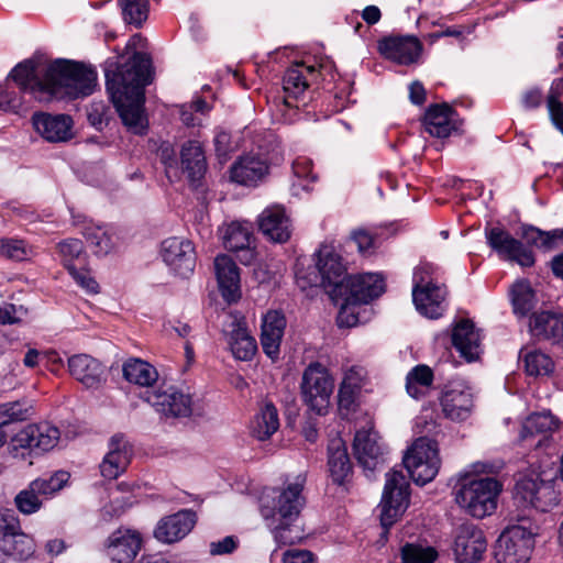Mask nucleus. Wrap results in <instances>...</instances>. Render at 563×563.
Listing matches in <instances>:
<instances>
[{"label":"nucleus","instance_id":"nucleus-44","mask_svg":"<svg viewBox=\"0 0 563 563\" xmlns=\"http://www.w3.org/2000/svg\"><path fill=\"white\" fill-rule=\"evenodd\" d=\"M0 551L7 556L22 562L33 556L35 553V542L31 536L20 530L3 542Z\"/></svg>","mask_w":563,"mask_h":563},{"label":"nucleus","instance_id":"nucleus-13","mask_svg":"<svg viewBox=\"0 0 563 563\" xmlns=\"http://www.w3.org/2000/svg\"><path fill=\"white\" fill-rule=\"evenodd\" d=\"M516 497L536 510L547 512L559 503L553 483L539 477H522L516 484Z\"/></svg>","mask_w":563,"mask_h":563},{"label":"nucleus","instance_id":"nucleus-1","mask_svg":"<svg viewBox=\"0 0 563 563\" xmlns=\"http://www.w3.org/2000/svg\"><path fill=\"white\" fill-rule=\"evenodd\" d=\"M150 57L135 52L115 71L106 73L111 100L123 124L134 134H144L147 129L144 87L150 84Z\"/></svg>","mask_w":563,"mask_h":563},{"label":"nucleus","instance_id":"nucleus-19","mask_svg":"<svg viewBox=\"0 0 563 563\" xmlns=\"http://www.w3.org/2000/svg\"><path fill=\"white\" fill-rule=\"evenodd\" d=\"M487 549L482 529L473 523H463L456 530L454 554L457 563H478Z\"/></svg>","mask_w":563,"mask_h":563},{"label":"nucleus","instance_id":"nucleus-4","mask_svg":"<svg viewBox=\"0 0 563 563\" xmlns=\"http://www.w3.org/2000/svg\"><path fill=\"white\" fill-rule=\"evenodd\" d=\"M503 484L493 477L461 475L455 489V501L474 518L482 519L497 508Z\"/></svg>","mask_w":563,"mask_h":563},{"label":"nucleus","instance_id":"nucleus-30","mask_svg":"<svg viewBox=\"0 0 563 563\" xmlns=\"http://www.w3.org/2000/svg\"><path fill=\"white\" fill-rule=\"evenodd\" d=\"M443 415L451 420H465L473 407V397L462 384L449 385L441 397Z\"/></svg>","mask_w":563,"mask_h":563},{"label":"nucleus","instance_id":"nucleus-21","mask_svg":"<svg viewBox=\"0 0 563 563\" xmlns=\"http://www.w3.org/2000/svg\"><path fill=\"white\" fill-rule=\"evenodd\" d=\"M197 516L192 510H180L163 517L154 529V537L162 543H174L184 539L195 527Z\"/></svg>","mask_w":563,"mask_h":563},{"label":"nucleus","instance_id":"nucleus-42","mask_svg":"<svg viewBox=\"0 0 563 563\" xmlns=\"http://www.w3.org/2000/svg\"><path fill=\"white\" fill-rule=\"evenodd\" d=\"M433 379V372L428 365H416L406 376V390L410 397L420 399L429 393Z\"/></svg>","mask_w":563,"mask_h":563},{"label":"nucleus","instance_id":"nucleus-47","mask_svg":"<svg viewBox=\"0 0 563 563\" xmlns=\"http://www.w3.org/2000/svg\"><path fill=\"white\" fill-rule=\"evenodd\" d=\"M251 239L252 232L247 225L240 222H232L224 231L223 244L227 250L236 252L249 249Z\"/></svg>","mask_w":563,"mask_h":563},{"label":"nucleus","instance_id":"nucleus-55","mask_svg":"<svg viewBox=\"0 0 563 563\" xmlns=\"http://www.w3.org/2000/svg\"><path fill=\"white\" fill-rule=\"evenodd\" d=\"M525 368L531 376L548 375L553 369V362L545 353L532 351L525 356Z\"/></svg>","mask_w":563,"mask_h":563},{"label":"nucleus","instance_id":"nucleus-38","mask_svg":"<svg viewBox=\"0 0 563 563\" xmlns=\"http://www.w3.org/2000/svg\"><path fill=\"white\" fill-rule=\"evenodd\" d=\"M180 158L181 166L189 180L192 184L199 181L207 170L206 156L201 144L194 140L186 142L181 147Z\"/></svg>","mask_w":563,"mask_h":563},{"label":"nucleus","instance_id":"nucleus-17","mask_svg":"<svg viewBox=\"0 0 563 563\" xmlns=\"http://www.w3.org/2000/svg\"><path fill=\"white\" fill-rule=\"evenodd\" d=\"M378 51L386 59L409 66L419 60L423 45L415 35H390L378 42Z\"/></svg>","mask_w":563,"mask_h":563},{"label":"nucleus","instance_id":"nucleus-12","mask_svg":"<svg viewBox=\"0 0 563 563\" xmlns=\"http://www.w3.org/2000/svg\"><path fill=\"white\" fill-rule=\"evenodd\" d=\"M317 266L322 278V286L330 297L342 296L349 276L342 256L333 246L320 247Z\"/></svg>","mask_w":563,"mask_h":563},{"label":"nucleus","instance_id":"nucleus-33","mask_svg":"<svg viewBox=\"0 0 563 563\" xmlns=\"http://www.w3.org/2000/svg\"><path fill=\"white\" fill-rule=\"evenodd\" d=\"M530 333L538 340H551L559 342L563 340V316L541 311L533 313L529 321Z\"/></svg>","mask_w":563,"mask_h":563},{"label":"nucleus","instance_id":"nucleus-37","mask_svg":"<svg viewBox=\"0 0 563 563\" xmlns=\"http://www.w3.org/2000/svg\"><path fill=\"white\" fill-rule=\"evenodd\" d=\"M453 111L446 104L429 107L423 118L426 131L435 137H448L455 125L452 121Z\"/></svg>","mask_w":563,"mask_h":563},{"label":"nucleus","instance_id":"nucleus-60","mask_svg":"<svg viewBox=\"0 0 563 563\" xmlns=\"http://www.w3.org/2000/svg\"><path fill=\"white\" fill-rule=\"evenodd\" d=\"M26 310L19 306L16 307L13 303H3L0 306V323L1 324H13L18 323L22 320L23 316H25Z\"/></svg>","mask_w":563,"mask_h":563},{"label":"nucleus","instance_id":"nucleus-54","mask_svg":"<svg viewBox=\"0 0 563 563\" xmlns=\"http://www.w3.org/2000/svg\"><path fill=\"white\" fill-rule=\"evenodd\" d=\"M38 493L33 488L31 483L29 486L16 494L14 505L23 515H33L42 508V499Z\"/></svg>","mask_w":563,"mask_h":563},{"label":"nucleus","instance_id":"nucleus-34","mask_svg":"<svg viewBox=\"0 0 563 563\" xmlns=\"http://www.w3.org/2000/svg\"><path fill=\"white\" fill-rule=\"evenodd\" d=\"M9 78L19 90H23V93H29L33 99H35L33 92L35 86H46L49 82L46 78V66L38 70L33 60L18 64L11 70Z\"/></svg>","mask_w":563,"mask_h":563},{"label":"nucleus","instance_id":"nucleus-20","mask_svg":"<svg viewBox=\"0 0 563 563\" xmlns=\"http://www.w3.org/2000/svg\"><path fill=\"white\" fill-rule=\"evenodd\" d=\"M321 68L313 65H306L302 62L294 63L287 68L283 77L284 103L288 107L295 104L305 93L310 84L321 75Z\"/></svg>","mask_w":563,"mask_h":563},{"label":"nucleus","instance_id":"nucleus-3","mask_svg":"<svg viewBox=\"0 0 563 563\" xmlns=\"http://www.w3.org/2000/svg\"><path fill=\"white\" fill-rule=\"evenodd\" d=\"M305 481V477L299 475L286 488L264 490L260 498L261 515L278 542H292V538L285 536V532L299 517L305 505L301 494Z\"/></svg>","mask_w":563,"mask_h":563},{"label":"nucleus","instance_id":"nucleus-26","mask_svg":"<svg viewBox=\"0 0 563 563\" xmlns=\"http://www.w3.org/2000/svg\"><path fill=\"white\" fill-rule=\"evenodd\" d=\"M131 456L132 448L124 435H113L109 441V451L100 464L101 475L108 479L117 478L126 470Z\"/></svg>","mask_w":563,"mask_h":563},{"label":"nucleus","instance_id":"nucleus-40","mask_svg":"<svg viewBox=\"0 0 563 563\" xmlns=\"http://www.w3.org/2000/svg\"><path fill=\"white\" fill-rule=\"evenodd\" d=\"M279 428V417L276 407L272 402L264 404L251 421V433L257 440L269 439Z\"/></svg>","mask_w":563,"mask_h":563},{"label":"nucleus","instance_id":"nucleus-64","mask_svg":"<svg viewBox=\"0 0 563 563\" xmlns=\"http://www.w3.org/2000/svg\"><path fill=\"white\" fill-rule=\"evenodd\" d=\"M292 172L296 177L298 178H311L314 179L316 177L312 175V163L310 159L306 157H298L292 163Z\"/></svg>","mask_w":563,"mask_h":563},{"label":"nucleus","instance_id":"nucleus-53","mask_svg":"<svg viewBox=\"0 0 563 563\" xmlns=\"http://www.w3.org/2000/svg\"><path fill=\"white\" fill-rule=\"evenodd\" d=\"M123 19L129 24L141 26L148 15L147 0H119Z\"/></svg>","mask_w":563,"mask_h":563},{"label":"nucleus","instance_id":"nucleus-45","mask_svg":"<svg viewBox=\"0 0 563 563\" xmlns=\"http://www.w3.org/2000/svg\"><path fill=\"white\" fill-rule=\"evenodd\" d=\"M60 261L67 271L79 265H86L87 255L84 244L78 239H66L57 244Z\"/></svg>","mask_w":563,"mask_h":563},{"label":"nucleus","instance_id":"nucleus-58","mask_svg":"<svg viewBox=\"0 0 563 563\" xmlns=\"http://www.w3.org/2000/svg\"><path fill=\"white\" fill-rule=\"evenodd\" d=\"M21 529L20 519L12 509H0V547Z\"/></svg>","mask_w":563,"mask_h":563},{"label":"nucleus","instance_id":"nucleus-25","mask_svg":"<svg viewBox=\"0 0 563 563\" xmlns=\"http://www.w3.org/2000/svg\"><path fill=\"white\" fill-rule=\"evenodd\" d=\"M268 163L260 154L239 157L230 168L231 180L243 186H256L268 174Z\"/></svg>","mask_w":563,"mask_h":563},{"label":"nucleus","instance_id":"nucleus-31","mask_svg":"<svg viewBox=\"0 0 563 563\" xmlns=\"http://www.w3.org/2000/svg\"><path fill=\"white\" fill-rule=\"evenodd\" d=\"M260 230L269 240L284 243L289 240L291 234V224L284 207H267L260 216Z\"/></svg>","mask_w":563,"mask_h":563},{"label":"nucleus","instance_id":"nucleus-24","mask_svg":"<svg viewBox=\"0 0 563 563\" xmlns=\"http://www.w3.org/2000/svg\"><path fill=\"white\" fill-rule=\"evenodd\" d=\"M35 131L52 143L66 142L73 137V119L67 114L35 113L32 118Z\"/></svg>","mask_w":563,"mask_h":563},{"label":"nucleus","instance_id":"nucleus-62","mask_svg":"<svg viewBox=\"0 0 563 563\" xmlns=\"http://www.w3.org/2000/svg\"><path fill=\"white\" fill-rule=\"evenodd\" d=\"M548 110L553 124L563 134V103L554 93L548 96Z\"/></svg>","mask_w":563,"mask_h":563},{"label":"nucleus","instance_id":"nucleus-22","mask_svg":"<svg viewBox=\"0 0 563 563\" xmlns=\"http://www.w3.org/2000/svg\"><path fill=\"white\" fill-rule=\"evenodd\" d=\"M141 547V534L124 528L113 531L106 544L108 556L117 563H130L137 555Z\"/></svg>","mask_w":563,"mask_h":563},{"label":"nucleus","instance_id":"nucleus-52","mask_svg":"<svg viewBox=\"0 0 563 563\" xmlns=\"http://www.w3.org/2000/svg\"><path fill=\"white\" fill-rule=\"evenodd\" d=\"M332 299L333 300H338V299L343 300V302L340 307L339 313H338V318H336V322L340 328H343V327L352 328V327L357 325L361 322L360 309H361V306L363 305L362 302L354 301L352 299V297L349 296L347 294L343 295V296H338Z\"/></svg>","mask_w":563,"mask_h":563},{"label":"nucleus","instance_id":"nucleus-63","mask_svg":"<svg viewBox=\"0 0 563 563\" xmlns=\"http://www.w3.org/2000/svg\"><path fill=\"white\" fill-rule=\"evenodd\" d=\"M313 553L308 550L291 549L284 553L283 563H311Z\"/></svg>","mask_w":563,"mask_h":563},{"label":"nucleus","instance_id":"nucleus-46","mask_svg":"<svg viewBox=\"0 0 563 563\" xmlns=\"http://www.w3.org/2000/svg\"><path fill=\"white\" fill-rule=\"evenodd\" d=\"M34 416L33 406L27 401H10L0 405V428L23 422Z\"/></svg>","mask_w":563,"mask_h":563},{"label":"nucleus","instance_id":"nucleus-2","mask_svg":"<svg viewBox=\"0 0 563 563\" xmlns=\"http://www.w3.org/2000/svg\"><path fill=\"white\" fill-rule=\"evenodd\" d=\"M46 86H35V100L49 102L54 99H77L93 92L97 85V73L81 63L56 59L46 65Z\"/></svg>","mask_w":563,"mask_h":563},{"label":"nucleus","instance_id":"nucleus-8","mask_svg":"<svg viewBox=\"0 0 563 563\" xmlns=\"http://www.w3.org/2000/svg\"><path fill=\"white\" fill-rule=\"evenodd\" d=\"M433 267L430 264H423L416 268L413 274L412 300L417 310L430 318L441 317L445 310L446 290L442 285L434 284L430 277Z\"/></svg>","mask_w":563,"mask_h":563},{"label":"nucleus","instance_id":"nucleus-11","mask_svg":"<svg viewBox=\"0 0 563 563\" xmlns=\"http://www.w3.org/2000/svg\"><path fill=\"white\" fill-rule=\"evenodd\" d=\"M354 454L358 464L369 477L371 473L382 467L387 460V448L373 427L356 431L353 443Z\"/></svg>","mask_w":563,"mask_h":563},{"label":"nucleus","instance_id":"nucleus-61","mask_svg":"<svg viewBox=\"0 0 563 563\" xmlns=\"http://www.w3.org/2000/svg\"><path fill=\"white\" fill-rule=\"evenodd\" d=\"M350 240L354 242L361 254H369L374 247V236L366 230L358 229L352 232Z\"/></svg>","mask_w":563,"mask_h":563},{"label":"nucleus","instance_id":"nucleus-41","mask_svg":"<svg viewBox=\"0 0 563 563\" xmlns=\"http://www.w3.org/2000/svg\"><path fill=\"white\" fill-rule=\"evenodd\" d=\"M82 234L97 255H107L117 246L118 236L111 227L89 223Z\"/></svg>","mask_w":563,"mask_h":563},{"label":"nucleus","instance_id":"nucleus-35","mask_svg":"<svg viewBox=\"0 0 563 563\" xmlns=\"http://www.w3.org/2000/svg\"><path fill=\"white\" fill-rule=\"evenodd\" d=\"M230 328L227 342L233 356L240 361L251 360L257 350V345L245 323L241 320H234Z\"/></svg>","mask_w":563,"mask_h":563},{"label":"nucleus","instance_id":"nucleus-59","mask_svg":"<svg viewBox=\"0 0 563 563\" xmlns=\"http://www.w3.org/2000/svg\"><path fill=\"white\" fill-rule=\"evenodd\" d=\"M68 273L76 284L88 294L96 295L99 292V284L95 277L91 276V273L86 265H79L74 268L70 267Z\"/></svg>","mask_w":563,"mask_h":563},{"label":"nucleus","instance_id":"nucleus-28","mask_svg":"<svg viewBox=\"0 0 563 563\" xmlns=\"http://www.w3.org/2000/svg\"><path fill=\"white\" fill-rule=\"evenodd\" d=\"M286 324V318L280 311L269 310L263 317L261 345L263 352L273 361L277 360L279 356L280 343Z\"/></svg>","mask_w":563,"mask_h":563},{"label":"nucleus","instance_id":"nucleus-9","mask_svg":"<svg viewBox=\"0 0 563 563\" xmlns=\"http://www.w3.org/2000/svg\"><path fill=\"white\" fill-rule=\"evenodd\" d=\"M59 438V429L47 421L29 423L11 437L9 453L13 457L24 459L21 450L48 452L57 445Z\"/></svg>","mask_w":563,"mask_h":563},{"label":"nucleus","instance_id":"nucleus-16","mask_svg":"<svg viewBox=\"0 0 563 563\" xmlns=\"http://www.w3.org/2000/svg\"><path fill=\"white\" fill-rule=\"evenodd\" d=\"M487 244L503 258L518 263L523 267L534 264V257L528 247L503 228L485 229Z\"/></svg>","mask_w":563,"mask_h":563},{"label":"nucleus","instance_id":"nucleus-56","mask_svg":"<svg viewBox=\"0 0 563 563\" xmlns=\"http://www.w3.org/2000/svg\"><path fill=\"white\" fill-rule=\"evenodd\" d=\"M437 555L438 554L433 548H424L413 543H407L401 549V559L404 563H433Z\"/></svg>","mask_w":563,"mask_h":563},{"label":"nucleus","instance_id":"nucleus-29","mask_svg":"<svg viewBox=\"0 0 563 563\" xmlns=\"http://www.w3.org/2000/svg\"><path fill=\"white\" fill-rule=\"evenodd\" d=\"M70 375L86 388H98L106 380L103 365L88 354H76L68 358Z\"/></svg>","mask_w":563,"mask_h":563},{"label":"nucleus","instance_id":"nucleus-14","mask_svg":"<svg viewBox=\"0 0 563 563\" xmlns=\"http://www.w3.org/2000/svg\"><path fill=\"white\" fill-rule=\"evenodd\" d=\"M143 398L165 416L187 417L192 410L191 396L172 385L162 386L158 389H146Z\"/></svg>","mask_w":563,"mask_h":563},{"label":"nucleus","instance_id":"nucleus-43","mask_svg":"<svg viewBox=\"0 0 563 563\" xmlns=\"http://www.w3.org/2000/svg\"><path fill=\"white\" fill-rule=\"evenodd\" d=\"M124 378L135 385L151 388L158 378V373L150 363L135 358L123 365Z\"/></svg>","mask_w":563,"mask_h":563},{"label":"nucleus","instance_id":"nucleus-6","mask_svg":"<svg viewBox=\"0 0 563 563\" xmlns=\"http://www.w3.org/2000/svg\"><path fill=\"white\" fill-rule=\"evenodd\" d=\"M334 379L324 365L310 363L302 373L300 390L305 405L319 416L328 412Z\"/></svg>","mask_w":563,"mask_h":563},{"label":"nucleus","instance_id":"nucleus-27","mask_svg":"<svg viewBox=\"0 0 563 563\" xmlns=\"http://www.w3.org/2000/svg\"><path fill=\"white\" fill-rule=\"evenodd\" d=\"M384 291L385 282L379 274L364 273L349 276L342 296L347 294L354 301L366 305Z\"/></svg>","mask_w":563,"mask_h":563},{"label":"nucleus","instance_id":"nucleus-5","mask_svg":"<svg viewBox=\"0 0 563 563\" xmlns=\"http://www.w3.org/2000/svg\"><path fill=\"white\" fill-rule=\"evenodd\" d=\"M537 534L538 527L526 519L507 527L494 545L496 563H528Z\"/></svg>","mask_w":563,"mask_h":563},{"label":"nucleus","instance_id":"nucleus-23","mask_svg":"<svg viewBox=\"0 0 563 563\" xmlns=\"http://www.w3.org/2000/svg\"><path fill=\"white\" fill-rule=\"evenodd\" d=\"M214 271L223 300L228 303L239 301L242 291L240 269L235 262L228 255H218L214 258Z\"/></svg>","mask_w":563,"mask_h":563},{"label":"nucleus","instance_id":"nucleus-57","mask_svg":"<svg viewBox=\"0 0 563 563\" xmlns=\"http://www.w3.org/2000/svg\"><path fill=\"white\" fill-rule=\"evenodd\" d=\"M210 111L209 104L202 98H197L190 103L180 107V119L187 126H195L200 124L197 113L206 114Z\"/></svg>","mask_w":563,"mask_h":563},{"label":"nucleus","instance_id":"nucleus-32","mask_svg":"<svg viewBox=\"0 0 563 563\" xmlns=\"http://www.w3.org/2000/svg\"><path fill=\"white\" fill-rule=\"evenodd\" d=\"M479 330L470 320L457 322L452 332V344L467 362L475 361L482 353Z\"/></svg>","mask_w":563,"mask_h":563},{"label":"nucleus","instance_id":"nucleus-49","mask_svg":"<svg viewBox=\"0 0 563 563\" xmlns=\"http://www.w3.org/2000/svg\"><path fill=\"white\" fill-rule=\"evenodd\" d=\"M23 90H19L10 79H8L4 84L0 85V110L19 112L26 107H24V98Z\"/></svg>","mask_w":563,"mask_h":563},{"label":"nucleus","instance_id":"nucleus-39","mask_svg":"<svg viewBox=\"0 0 563 563\" xmlns=\"http://www.w3.org/2000/svg\"><path fill=\"white\" fill-rule=\"evenodd\" d=\"M328 466L332 481L342 485L352 471V465L345 444L341 439H334L330 442Z\"/></svg>","mask_w":563,"mask_h":563},{"label":"nucleus","instance_id":"nucleus-36","mask_svg":"<svg viewBox=\"0 0 563 563\" xmlns=\"http://www.w3.org/2000/svg\"><path fill=\"white\" fill-rule=\"evenodd\" d=\"M366 369L360 365H351L344 369L338 393L341 409L350 410L354 406L356 396L366 380Z\"/></svg>","mask_w":563,"mask_h":563},{"label":"nucleus","instance_id":"nucleus-18","mask_svg":"<svg viewBox=\"0 0 563 563\" xmlns=\"http://www.w3.org/2000/svg\"><path fill=\"white\" fill-rule=\"evenodd\" d=\"M560 422L551 412H536L527 417L520 431V440L534 449H548Z\"/></svg>","mask_w":563,"mask_h":563},{"label":"nucleus","instance_id":"nucleus-10","mask_svg":"<svg viewBox=\"0 0 563 563\" xmlns=\"http://www.w3.org/2000/svg\"><path fill=\"white\" fill-rule=\"evenodd\" d=\"M410 484L400 471L386 474V483L380 503V523L388 530L406 511L410 501Z\"/></svg>","mask_w":563,"mask_h":563},{"label":"nucleus","instance_id":"nucleus-50","mask_svg":"<svg viewBox=\"0 0 563 563\" xmlns=\"http://www.w3.org/2000/svg\"><path fill=\"white\" fill-rule=\"evenodd\" d=\"M533 291L527 282H518L511 288L514 311L518 316H526L533 307Z\"/></svg>","mask_w":563,"mask_h":563},{"label":"nucleus","instance_id":"nucleus-15","mask_svg":"<svg viewBox=\"0 0 563 563\" xmlns=\"http://www.w3.org/2000/svg\"><path fill=\"white\" fill-rule=\"evenodd\" d=\"M161 256L170 271L181 277H188L195 269V246L188 239L172 236L164 240L161 245Z\"/></svg>","mask_w":563,"mask_h":563},{"label":"nucleus","instance_id":"nucleus-51","mask_svg":"<svg viewBox=\"0 0 563 563\" xmlns=\"http://www.w3.org/2000/svg\"><path fill=\"white\" fill-rule=\"evenodd\" d=\"M69 474L58 471L48 477H38L31 482L33 488L43 497H52L68 482Z\"/></svg>","mask_w":563,"mask_h":563},{"label":"nucleus","instance_id":"nucleus-48","mask_svg":"<svg viewBox=\"0 0 563 563\" xmlns=\"http://www.w3.org/2000/svg\"><path fill=\"white\" fill-rule=\"evenodd\" d=\"M0 255L12 261H26L35 255V250L24 240L0 239Z\"/></svg>","mask_w":563,"mask_h":563},{"label":"nucleus","instance_id":"nucleus-7","mask_svg":"<svg viewBox=\"0 0 563 563\" xmlns=\"http://www.w3.org/2000/svg\"><path fill=\"white\" fill-rule=\"evenodd\" d=\"M402 463L417 485H426L439 473L441 459L437 441L418 438L404 455Z\"/></svg>","mask_w":563,"mask_h":563}]
</instances>
